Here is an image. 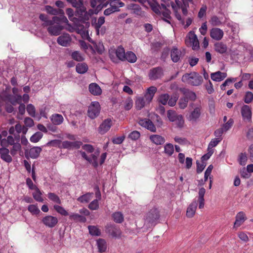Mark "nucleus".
<instances>
[{
    "label": "nucleus",
    "mask_w": 253,
    "mask_h": 253,
    "mask_svg": "<svg viewBox=\"0 0 253 253\" xmlns=\"http://www.w3.org/2000/svg\"><path fill=\"white\" fill-rule=\"evenodd\" d=\"M5 102L9 103L13 105H16L17 104L21 103L22 100V96L21 95H12L5 92Z\"/></svg>",
    "instance_id": "ddd939ff"
},
{
    "label": "nucleus",
    "mask_w": 253,
    "mask_h": 253,
    "mask_svg": "<svg viewBox=\"0 0 253 253\" xmlns=\"http://www.w3.org/2000/svg\"><path fill=\"white\" fill-rule=\"evenodd\" d=\"M112 126V121L110 118L104 120L98 128V133L102 135L106 133L110 129Z\"/></svg>",
    "instance_id": "f8f14e48"
},
{
    "label": "nucleus",
    "mask_w": 253,
    "mask_h": 253,
    "mask_svg": "<svg viewBox=\"0 0 253 253\" xmlns=\"http://www.w3.org/2000/svg\"><path fill=\"white\" fill-rule=\"evenodd\" d=\"M100 111V106L98 102H92L89 106L87 115L91 119L96 118L99 114Z\"/></svg>",
    "instance_id": "39448f33"
},
{
    "label": "nucleus",
    "mask_w": 253,
    "mask_h": 253,
    "mask_svg": "<svg viewBox=\"0 0 253 253\" xmlns=\"http://www.w3.org/2000/svg\"><path fill=\"white\" fill-rule=\"evenodd\" d=\"M214 49L220 54H224L227 52V46L226 44L222 42H218L214 44Z\"/></svg>",
    "instance_id": "bb28decb"
},
{
    "label": "nucleus",
    "mask_w": 253,
    "mask_h": 253,
    "mask_svg": "<svg viewBox=\"0 0 253 253\" xmlns=\"http://www.w3.org/2000/svg\"><path fill=\"white\" fill-rule=\"evenodd\" d=\"M222 139V137L212 139L208 145V149L213 150L212 148L215 147Z\"/></svg>",
    "instance_id": "603ef678"
},
{
    "label": "nucleus",
    "mask_w": 253,
    "mask_h": 253,
    "mask_svg": "<svg viewBox=\"0 0 253 253\" xmlns=\"http://www.w3.org/2000/svg\"><path fill=\"white\" fill-rule=\"evenodd\" d=\"M72 39L69 34L64 33L58 37L57 43L62 46H68L70 45Z\"/></svg>",
    "instance_id": "dca6fc26"
},
{
    "label": "nucleus",
    "mask_w": 253,
    "mask_h": 253,
    "mask_svg": "<svg viewBox=\"0 0 253 253\" xmlns=\"http://www.w3.org/2000/svg\"><path fill=\"white\" fill-rule=\"evenodd\" d=\"M43 134L41 132H37L34 134L30 138L32 142H38L42 137Z\"/></svg>",
    "instance_id": "13d9d810"
},
{
    "label": "nucleus",
    "mask_w": 253,
    "mask_h": 253,
    "mask_svg": "<svg viewBox=\"0 0 253 253\" xmlns=\"http://www.w3.org/2000/svg\"><path fill=\"white\" fill-rule=\"evenodd\" d=\"M233 124V120L232 119H229L227 122L223 125L222 127L223 128L225 131H226L232 126Z\"/></svg>",
    "instance_id": "69168bd1"
},
{
    "label": "nucleus",
    "mask_w": 253,
    "mask_h": 253,
    "mask_svg": "<svg viewBox=\"0 0 253 253\" xmlns=\"http://www.w3.org/2000/svg\"><path fill=\"white\" fill-rule=\"evenodd\" d=\"M138 123L142 127L146 128L152 132L156 131V127L153 122L148 119H140Z\"/></svg>",
    "instance_id": "f3484780"
},
{
    "label": "nucleus",
    "mask_w": 253,
    "mask_h": 253,
    "mask_svg": "<svg viewBox=\"0 0 253 253\" xmlns=\"http://www.w3.org/2000/svg\"><path fill=\"white\" fill-rule=\"evenodd\" d=\"M115 53L119 60L125 61L126 53L123 47L122 46H118L116 50Z\"/></svg>",
    "instance_id": "58836bf2"
},
{
    "label": "nucleus",
    "mask_w": 253,
    "mask_h": 253,
    "mask_svg": "<svg viewBox=\"0 0 253 253\" xmlns=\"http://www.w3.org/2000/svg\"><path fill=\"white\" fill-rule=\"evenodd\" d=\"M169 98V95L168 93L162 94L159 95L158 101L162 105H166L168 102Z\"/></svg>",
    "instance_id": "09e8293b"
},
{
    "label": "nucleus",
    "mask_w": 253,
    "mask_h": 253,
    "mask_svg": "<svg viewBox=\"0 0 253 253\" xmlns=\"http://www.w3.org/2000/svg\"><path fill=\"white\" fill-rule=\"evenodd\" d=\"M190 105L193 108V110L191 111L187 118L190 122H196L199 119L202 115V107L200 104L191 103Z\"/></svg>",
    "instance_id": "20e7f679"
},
{
    "label": "nucleus",
    "mask_w": 253,
    "mask_h": 253,
    "mask_svg": "<svg viewBox=\"0 0 253 253\" xmlns=\"http://www.w3.org/2000/svg\"><path fill=\"white\" fill-rule=\"evenodd\" d=\"M188 101L184 97H181L178 102V105L180 109H184L187 106Z\"/></svg>",
    "instance_id": "052dcab7"
},
{
    "label": "nucleus",
    "mask_w": 253,
    "mask_h": 253,
    "mask_svg": "<svg viewBox=\"0 0 253 253\" xmlns=\"http://www.w3.org/2000/svg\"><path fill=\"white\" fill-rule=\"evenodd\" d=\"M9 152L12 156H15L17 154H19L21 155V153H22L21 144L17 142L15 143L12 145V147L10 148Z\"/></svg>",
    "instance_id": "72a5a7b5"
},
{
    "label": "nucleus",
    "mask_w": 253,
    "mask_h": 253,
    "mask_svg": "<svg viewBox=\"0 0 253 253\" xmlns=\"http://www.w3.org/2000/svg\"><path fill=\"white\" fill-rule=\"evenodd\" d=\"M241 114L244 121L250 122L251 121L252 112L249 106L243 105L241 109Z\"/></svg>",
    "instance_id": "9b49d317"
},
{
    "label": "nucleus",
    "mask_w": 253,
    "mask_h": 253,
    "mask_svg": "<svg viewBox=\"0 0 253 253\" xmlns=\"http://www.w3.org/2000/svg\"><path fill=\"white\" fill-rule=\"evenodd\" d=\"M89 233L92 236H100L101 235L100 230L96 226L89 225L88 226Z\"/></svg>",
    "instance_id": "49530a36"
},
{
    "label": "nucleus",
    "mask_w": 253,
    "mask_h": 253,
    "mask_svg": "<svg viewBox=\"0 0 253 253\" xmlns=\"http://www.w3.org/2000/svg\"><path fill=\"white\" fill-rule=\"evenodd\" d=\"M227 77L226 73L217 71L211 74V79L215 82H220Z\"/></svg>",
    "instance_id": "b1692460"
},
{
    "label": "nucleus",
    "mask_w": 253,
    "mask_h": 253,
    "mask_svg": "<svg viewBox=\"0 0 253 253\" xmlns=\"http://www.w3.org/2000/svg\"><path fill=\"white\" fill-rule=\"evenodd\" d=\"M223 18L219 17L216 15L212 16L209 21V22L212 26H219L223 24H224L225 22H223Z\"/></svg>",
    "instance_id": "2f4dec72"
},
{
    "label": "nucleus",
    "mask_w": 253,
    "mask_h": 253,
    "mask_svg": "<svg viewBox=\"0 0 253 253\" xmlns=\"http://www.w3.org/2000/svg\"><path fill=\"white\" fill-rule=\"evenodd\" d=\"M224 35L223 31L218 28H213L210 32V36L212 39L216 41H220Z\"/></svg>",
    "instance_id": "412c9836"
},
{
    "label": "nucleus",
    "mask_w": 253,
    "mask_h": 253,
    "mask_svg": "<svg viewBox=\"0 0 253 253\" xmlns=\"http://www.w3.org/2000/svg\"><path fill=\"white\" fill-rule=\"evenodd\" d=\"M54 209L59 214L63 216L69 215L68 211L62 207L55 205L53 206Z\"/></svg>",
    "instance_id": "3c124183"
},
{
    "label": "nucleus",
    "mask_w": 253,
    "mask_h": 253,
    "mask_svg": "<svg viewBox=\"0 0 253 253\" xmlns=\"http://www.w3.org/2000/svg\"><path fill=\"white\" fill-rule=\"evenodd\" d=\"M69 215V219L71 220H74L76 221H80L81 222L84 223L86 221V218L77 213H71Z\"/></svg>",
    "instance_id": "c9c22d12"
},
{
    "label": "nucleus",
    "mask_w": 253,
    "mask_h": 253,
    "mask_svg": "<svg viewBox=\"0 0 253 253\" xmlns=\"http://www.w3.org/2000/svg\"><path fill=\"white\" fill-rule=\"evenodd\" d=\"M60 21L58 23H54L52 25H48L47 31L48 33L52 36H58L61 34L62 30L63 29V26L60 24Z\"/></svg>",
    "instance_id": "9d476101"
},
{
    "label": "nucleus",
    "mask_w": 253,
    "mask_h": 253,
    "mask_svg": "<svg viewBox=\"0 0 253 253\" xmlns=\"http://www.w3.org/2000/svg\"><path fill=\"white\" fill-rule=\"evenodd\" d=\"M174 152L173 146L171 143H167L164 146V153L168 156H171Z\"/></svg>",
    "instance_id": "c03bdc74"
},
{
    "label": "nucleus",
    "mask_w": 253,
    "mask_h": 253,
    "mask_svg": "<svg viewBox=\"0 0 253 253\" xmlns=\"http://www.w3.org/2000/svg\"><path fill=\"white\" fill-rule=\"evenodd\" d=\"M98 251L100 253L104 252L107 249V243L104 239H99L97 240Z\"/></svg>",
    "instance_id": "a19ab883"
},
{
    "label": "nucleus",
    "mask_w": 253,
    "mask_h": 253,
    "mask_svg": "<svg viewBox=\"0 0 253 253\" xmlns=\"http://www.w3.org/2000/svg\"><path fill=\"white\" fill-rule=\"evenodd\" d=\"M164 76V70L161 67H156L151 69L148 73L149 79L152 81H156L162 78Z\"/></svg>",
    "instance_id": "423d86ee"
},
{
    "label": "nucleus",
    "mask_w": 253,
    "mask_h": 253,
    "mask_svg": "<svg viewBox=\"0 0 253 253\" xmlns=\"http://www.w3.org/2000/svg\"><path fill=\"white\" fill-rule=\"evenodd\" d=\"M185 43L187 46H192V49L196 50L199 48V42L196 35L194 33L190 32L188 34V38L185 39Z\"/></svg>",
    "instance_id": "0eeeda50"
},
{
    "label": "nucleus",
    "mask_w": 253,
    "mask_h": 253,
    "mask_svg": "<svg viewBox=\"0 0 253 253\" xmlns=\"http://www.w3.org/2000/svg\"><path fill=\"white\" fill-rule=\"evenodd\" d=\"M247 156L246 153H241L239 155L238 161L240 165L245 166L247 163Z\"/></svg>",
    "instance_id": "5fc2aeb1"
},
{
    "label": "nucleus",
    "mask_w": 253,
    "mask_h": 253,
    "mask_svg": "<svg viewBox=\"0 0 253 253\" xmlns=\"http://www.w3.org/2000/svg\"><path fill=\"white\" fill-rule=\"evenodd\" d=\"M113 220L116 223H121L124 221V215L119 211L115 212L112 214Z\"/></svg>",
    "instance_id": "a18cd8bd"
},
{
    "label": "nucleus",
    "mask_w": 253,
    "mask_h": 253,
    "mask_svg": "<svg viewBox=\"0 0 253 253\" xmlns=\"http://www.w3.org/2000/svg\"><path fill=\"white\" fill-rule=\"evenodd\" d=\"M197 207L196 201H194L189 206L186 211V215L188 217H192L196 211Z\"/></svg>",
    "instance_id": "c756f323"
},
{
    "label": "nucleus",
    "mask_w": 253,
    "mask_h": 253,
    "mask_svg": "<svg viewBox=\"0 0 253 253\" xmlns=\"http://www.w3.org/2000/svg\"><path fill=\"white\" fill-rule=\"evenodd\" d=\"M71 57L73 59L78 62H82L84 58L79 51H75L72 52Z\"/></svg>",
    "instance_id": "de8ad7c7"
},
{
    "label": "nucleus",
    "mask_w": 253,
    "mask_h": 253,
    "mask_svg": "<svg viewBox=\"0 0 253 253\" xmlns=\"http://www.w3.org/2000/svg\"><path fill=\"white\" fill-rule=\"evenodd\" d=\"M105 23V18L103 16L100 17L98 20L97 22L95 24L94 28L96 30L97 34L98 35L99 33V29L101 28V26Z\"/></svg>",
    "instance_id": "4d7b16f0"
},
{
    "label": "nucleus",
    "mask_w": 253,
    "mask_h": 253,
    "mask_svg": "<svg viewBox=\"0 0 253 253\" xmlns=\"http://www.w3.org/2000/svg\"><path fill=\"white\" fill-rule=\"evenodd\" d=\"M106 232L113 237L120 238L121 237L122 231L120 228L115 224H107L106 227Z\"/></svg>",
    "instance_id": "6e6552de"
},
{
    "label": "nucleus",
    "mask_w": 253,
    "mask_h": 253,
    "mask_svg": "<svg viewBox=\"0 0 253 253\" xmlns=\"http://www.w3.org/2000/svg\"><path fill=\"white\" fill-rule=\"evenodd\" d=\"M9 150L5 148L0 149V158L4 162L10 163L12 161V158L9 155Z\"/></svg>",
    "instance_id": "4be33fe9"
},
{
    "label": "nucleus",
    "mask_w": 253,
    "mask_h": 253,
    "mask_svg": "<svg viewBox=\"0 0 253 253\" xmlns=\"http://www.w3.org/2000/svg\"><path fill=\"white\" fill-rule=\"evenodd\" d=\"M108 2H109L110 6L112 7L117 11L120 10V7H123L125 5L124 3L120 0H109Z\"/></svg>",
    "instance_id": "f704fd0d"
},
{
    "label": "nucleus",
    "mask_w": 253,
    "mask_h": 253,
    "mask_svg": "<svg viewBox=\"0 0 253 253\" xmlns=\"http://www.w3.org/2000/svg\"><path fill=\"white\" fill-rule=\"evenodd\" d=\"M88 69V66L85 63H78L76 67L77 72L81 74H83L86 73Z\"/></svg>",
    "instance_id": "4c0bfd02"
},
{
    "label": "nucleus",
    "mask_w": 253,
    "mask_h": 253,
    "mask_svg": "<svg viewBox=\"0 0 253 253\" xmlns=\"http://www.w3.org/2000/svg\"><path fill=\"white\" fill-rule=\"evenodd\" d=\"M42 151V148L40 147H34L31 148L29 151L28 155L32 159L37 158Z\"/></svg>",
    "instance_id": "473e14b6"
},
{
    "label": "nucleus",
    "mask_w": 253,
    "mask_h": 253,
    "mask_svg": "<svg viewBox=\"0 0 253 253\" xmlns=\"http://www.w3.org/2000/svg\"><path fill=\"white\" fill-rule=\"evenodd\" d=\"M35 190V191L33 193V198L38 202H42L43 200L42 197V193L41 191L38 187Z\"/></svg>",
    "instance_id": "6e6d98bb"
},
{
    "label": "nucleus",
    "mask_w": 253,
    "mask_h": 253,
    "mask_svg": "<svg viewBox=\"0 0 253 253\" xmlns=\"http://www.w3.org/2000/svg\"><path fill=\"white\" fill-rule=\"evenodd\" d=\"M206 193V189L204 187L200 188L198 192V201L199 203V209H203L205 205L204 196Z\"/></svg>",
    "instance_id": "7c9ffc66"
},
{
    "label": "nucleus",
    "mask_w": 253,
    "mask_h": 253,
    "mask_svg": "<svg viewBox=\"0 0 253 253\" xmlns=\"http://www.w3.org/2000/svg\"><path fill=\"white\" fill-rule=\"evenodd\" d=\"M181 52L176 47H173L171 50L170 56L174 62H177L181 57Z\"/></svg>",
    "instance_id": "cd10ccee"
},
{
    "label": "nucleus",
    "mask_w": 253,
    "mask_h": 253,
    "mask_svg": "<svg viewBox=\"0 0 253 253\" xmlns=\"http://www.w3.org/2000/svg\"><path fill=\"white\" fill-rule=\"evenodd\" d=\"M125 58V61H127L130 63H134L137 60L136 55L132 51L126 52Z\"/></svg>",
    "instance_id": "79ce46f5"
},
{
    "label": "nucleus",
    "mask_w": 253,
    "mask_h": 253,
    "mask_svg": "<svg viewBox=\"0 0 253 253\" xmlns=\"http://www.w3.org/2000/svg\"><path fill=\"white\" fill-rule=\"evenodd\" d=\"M181 80L182 82L191 85L198 86L202 83L203 78L197 72H192L183 75Z\"/></svg>",
    "instance_id": "f03ea898"
},
{
    "label": "nucleus",
    "mask_w": 253,
    "mask_h": 253,
    "mask_svg": "<svg viewBox=\"0 0 253 253\" xmlns=\"http://www.w3.org/2000/svg\"><path fill=\"white\" fill-rule=\"evenodd\" d=\"M93 195L92 193H87L79 197L77 201L81 203H87L91 200Z\"/></svg>",
    "instance_id": "ea45409f"
},
{
    "label": "nucleus",
    "mask_w": 253,
    "mask_h": 253,
    "mask_svg": "<svg viewBox=\"0 0 253 253\" xmlns=\"http://www.w3.org/2000/svg\"><path fill=\"white\" fill-rule=\"evenodd\" d=\"M27 111L28 114L32 117H35L36 115L35 108L31 104H29L27 106Z\"/></svg>",
    "instance_id": "e2e57ef3"
},
{
    "label": "nucleus",
    "mask_w": 253,
    "mask_h": 253,
    "mask_svg": "<svg viewBox=\"0 0 253 253\" xmlns=\"http://www.w3.org/2000/svg\"><path fill=\"white\" fill-rule=\"evenodd\" d=\"M42 222L45 226L52 228L57 224L58 220L55 216L46 215L42 218Z\"/></svg>",
    "instance_id": "1a4fd4ad"
},
{
    "label": "nucleus",
    "mask_w": 253,
    "mask_h": 253,
    "mask_svg": "<svg viewBox=\"0 0 253 253\" xmlns=\"http://www.w3.org/2000/svg\"><path fill=\"white\" fill-rule=\"evenodd\" d=\"M83 145V143L80 141H75L71 142L69 141H64L62 143V147L64 149H79Z\"/></svg>",
    "instance_id": "6ab92c4d"
},
{
    "label": "nucleus",
    "mask_w": 253,
    "mask_h": 253,
    "mask_svg": "<svg viewBox=\"0 0 253 253\" xmlns=\"http://www.w3.org/2000/svg\"><path fill=\"white\" fill-rule=\"evenodd\" d=\"M236 220L234 223V228L240 226L247 219L246 214L243 211L239 212L235 217Z\"/></svg>",
    "instance_id": "aec40b11"
},
{
    "label": "nucleus",
    "mask_w": 253,
    "mask_h": 253,
    "mask_svg": "<svg viewBox=\"0 0 253 253\" xmlns=\"http://www.w3.org/2000/svg\"><path fill=\"white\" fill-rule=\"evenodd\" d=\"M179 91L183 94V97L187 99L188 101L189 100L194 101L196 99V93L190 89L185 87H181L179 88Z\"/></svg>",
    "instance_id": "a211bd4d"
},
{
    "label": "nucleus",
    "mask_w": 253,
    "mask_h": 253,
    "mask_svg": "<svg viewBox=\"0 0 253 253\" xmlns=\"http://www.w3.org/2000/svg\"><path fill=\"white\" fill-rule=\"evenodd\" d=\"M28 210L32 214H38L41 211L36 205H30L28 207Z\"/></svg>",
    "instance_id": "bf43d9fd"
},
{
    "label": "nucleus",
    "mask_w": 253,
    "mask_h": 253,
    "mask_svg": "<svg viewBox=\"0 0 253 253\" xmlns=\"http://www.w3.org/2000/svg\"><path fill=\"white\" fill-rule=\"evenodd\" d=\"M167 117L169 121L174 122L176 121V119L178 117V115L176 112L172 110H169L167 112Z\"/></svg>",
    "instance_id": "8fccbe9b"
},
{
    "label": "nucleus",
    "mask_w": 253,
    "mask_h": 253,
    "mask_svg": "<svg viewBox=\"0 0 253 253\" xmlns=\"http://www.w3.org/2000/svg\"><path fill=\"white\" fill-rule=\"evenodd\" d=\"M72 7L76 8L75 15L77 16L81 21H85V16L86 7L84 5L83 0H66Z\"/></svg>",
    "instance_id": "f257e3e1"
},
{
    "label": "nucleus",
    "mask_w": 253,
    "mask_h": 253,
    "mask_svg": "<svg viewBox=\"0 0 253 253\" xmlns=\"http://www.w3.org/2000/svg\"><path fill=\"white\" fill-rule=\"evenodd\" d=\"M44 9L48 14L52 15L64 14V12L62 9L55 8L50 5H45Z\"/></svg>",
    "instance_id": "5701e85b"
},
{
    "label": "nucleus",
    "mask_w": 253,
    "mask_h": 253,
    "mask_svg": "<svg viewBox=\"0 0 253 253\" xmlns=\"http://www.w3.org/2000/svg\"><path fill=\"white\" fill-rule=\"evenodd\" d=\"M157 91V88L156 87L154 86H151L149 87H148L147 89L146 92L151 96L153 98L155 95V94L156 93Z\"/></svg>",
    "instance_id": "774afa93"
},
{
    "label": "nucleus",
    "mask_w": 253,
    "mask_h": 253,
    "mask_svg": "<svg viewBox=\"0 0 253 253\" xmlns=\"http://www.w3.org/2000/svg\"><path fill=\"white\" fill-rule=\"evenodd\" d=\"M89 90L94 95H99L102 92L100 86L96 83H91L89 84Z\"/></svg>",
    "instance_id": "c85d7f7f"
},
{
    "label": "nucleus",
    "mask_w": 253,
    "mask_h": 253,
    "mask_svg": "<svg viewBox=\"0 0 253 253\" xmlns=\"http://www.w3.org/2000/svg\"><path fill=\"white\" fill-rule=\"evenodd\" d=\"M40 19L44 22L42 24L43 27H47L48 25L54 24V23H58L61 20V18L58 16H53L51 20H49L48 16L44 14H41L39 16Z\"/></svg>",
    "instance_id": "4468645a"
},
{
    "label": "nucleus",
    "mask_w": 253,
    "mask_h": 253,
    "mask_svg": "<svg viewBox=\"0 0 253 253\" xmlns=\"http://www.w3.org/2000/svg\"><path fill=\"white\" fill-rule=\"evenodd\" d=\"M146 103L147 102L143 97H138L135 101V107L137 110H141L145 106Z\"/></svg>",
    "instance_id": "e433bc0d"
},
{
    "label": "nucleus",
    "mask_w": 253,
    "mask_h": 253,
    "mask_svg": "<svg viewBox=\"0 0 253 253\" xmlns=\"http://www.w3.org/2000/svg\"><path fill=\"white\" fill-rule=\"evenodd\" d=\"M98 208V201L97 199L92 201L88 205V208L91 210H96Z\"/></svg>",
    "instance_id": "338daca9"
},
{
    "label": "nucleus",
    "mask_w": 253,
    "mask_h": 253,
    "mask_svg": "<svg viewBox=\"0 0 253 253\" xmlns=\"http://www.w3.org/2000/svg\"><path fill=\"white\" fill-rule=\"evenodd\" d=\"M48 198L51 201L57 204H61V200L59 197L54 193L49 192L47 194Z\"/></svg>",
    "instance_id": "37998d69"
},
{
    "label": "nucleus",
    "mask_w": 253,
    "mask_h": 253,
    "mask_svg": "<svg viewBox=\"0 0 253 253\" xmlns=\"http://www.w3.org/2000/svg\"><path fill=\"white\" fill-rule=\"evenodd\" d=\"M159 211L157 208H153L146 214L145 220L148 223H153L159 218Z\"/></svg>",
    "instance_id": "2eb2a0df"
},
{
    "label": "nucleus",
    "mask_w": 253,
    "mask_h": 253,
    "mask_svg": "<svg viewBox=\"0 0 253 253\" xmlns=\"http://www.w3.org/2000/svg\"><path fill=\"white\" fill-rule=\"evenodd\" d=\"M50 121L54 125L58 126L62 124L64 121L63 116L59 114H54L50 118Z\"/></svg>",
    "instance_id": "a878e982"
},
{
    "label": "nucleus",
    "mask_w": 253,
    "mask_h": 253,
    "mask_svg": "<svg viewBox=\"0 0 253 253\" xmlns=\"http://www.w3.org/2000/svg\"><path fill=\"white\" fill-rule=\"evenodd\" d=\"M150 140L157 145H162L165 142V138L161 135L153 134L150 136Z\"/></svg>",
    "instance_id": "393cba45"
},
{
    "label": "nucleus",
    "mask_w": 253,
    "mask_h": 253,
    "mask_svg": "<svg viewBox=\"0 0 253 253\" xmlns=\"http://www.w3.org/2000/svg\"><path fill=\"white\" fill-rule=\"evenodd\" d=\"M140 136V133L137 130H134L128 135V137L132 140H137Z\"/></svg>",
    "instance_id": "0e129e2a"
},
{
    "label": "nucleus",
    "mask_w": 253,
    "mask_h": 253,
    "mask_svg": "<svg viewBox=\"0 0 253 253\" xmlns=\"http://www.w3.org/2000/svg\"><path fill=\"white\" fill-rule=\"evenodd\" d=\"M253 100V93L251 91L246 92L244 96V101L247 104H249Z\"/></svg>",
    "instance_id": "680f3d73"
},
{
    "label": "nucleus",
    "mask_w": 253,
    "mask_h": 253,
    "mask_svg": "<svg viewBox=\"0 0 253 253\" xmlns=\"http://www.w3.org/2000/svg\"><path fill=\"white\" fill-rule=\"evenodd\" d=\"M170 5L174 12L176 18L183 25L184 24V21L182 19L178 11L181 8L183 15L186 16L188 13V10L186 5H183L181 1L179 0H175V2L170 1Z\"/></svg>",
    "instance_id": "7ed1b4c3"
},
{
    "label": "nucleus",
    "mask_w": 253,
    "mask_h": 253,
    "mask_svg": "<svg viewBox=\"0 0 253 253\" xmlns=\"http://www.w3.org/2000/svg\"><path fill=\"white\" fill-rule=\"evenodd\" d=\"M178 99V94L177 93H173L172 95L169 96L168 102V105L171 107L175 106Z\"/></svg>",
    "instance_id": "864d4df0"
}]
</instances>
